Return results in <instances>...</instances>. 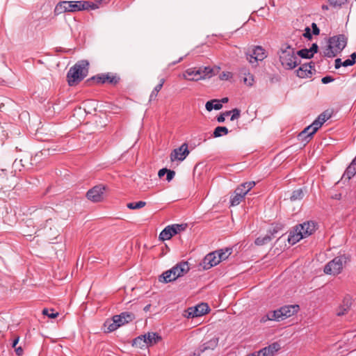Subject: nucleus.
<instances>
[{
  "label": "nucleus",
  "mask_w": 356,
  "mask_h": 356,
  "mask_svg": "<svg viewBox=\"0 0 356 356\" xmlns=\"http://www.w3.org/2000/svg\"><path fill=\"white\" fill-rule=\"evenodd\" d=\"M97 6L92 2L84 1H63L58 3L54 8L56 15L64 13H74L88 9H96Z\"/></svg>",
  "instance_id": "nucleus-1"
},
{
  "label": "nucleus",
  "mask_w": 356,
  "mask_h": 356,
  "mask_svg": "<svg viewBox=\"0 0 356 356\" xmlns=\"http://www.w3.org/2000/svg\"><path fill=\"white\" fill-rule=\"evenodd\" d=\"M278 54L280 61L286 70H293L300 63V60L297 57L294 49L291 45L283 44Z\"/></svg>",
  "instance_id": "nucleus-2"
},
{
  "label": "nucleus",
  "mask_w": 356,
  "mask_h": 356,
  "mask_svg": "<svg viewBox=\"0 0 356 356\" xmlns=\"http://www.w3.org/2000/svg\"><path fill=\"white\" fill-rule=\"evenodd\" d=\"M89 63L86 60L77 62L67 72V79L70 86L82 81L88 73Z\"/></svg>",
  "instance_id": "nucleus-3"
},
{
  "label": "nucleus",
  "mask_w": 356,
  "mask_h": 356,
  "mask_svg": "<svg viewBox=\"0 0 356 356\" xmlns=\"http://www.w3.org/2000/svg\"><path fill=\"white\" fill-rule=\"evenodd\" d=\"M89 63L86 60L77 62L67 72V79L70 86L82 81L88 73Z\"/></svg>",
  "instance_id": "nucleus-4"
},
{
  "label": "nucleus",
  "mask_w": 356,
  "mask_h": 356,
  "mask_svg": "<svg viewBox=\"0 0 356 356\" xmlns=\"http://www.w3.org/2000/svg\"><path fill=\"white\" fill-rule=\"evenodd\" d=\"M190 268L187 261H181L168 270L164 272L159 277V281L170 282L187 273Z\"/></svg>",
  "instance_id": "nucleus-5"
},
{
  "label": "nucleus",
  "mask_w": 356,
  "mask_h": 356,
  "mask_svg": "<svg viewBox=\"0 0 356 356\" xmlns=\"http://www.w3.org/2000/svg\"><path fill=\"white\" fill-rule=\"evenodd\" d=\"M213 69L210 67H191L187 69L183 76L185 79L197 81L209 79L214 75Z\"/></svg>",
  "instance_id": "nucleus-6"
},
{
  "label": "nucleus",
  "mask_w": 356,
  "mask_h": 356,
  "mask_svg": "<svg viewBox=\"0 0 356 356\" xmlns=\"http://www.w3.org/2000/svg\"><path fill=\"white\" fill-rule=\"evenodd\" d=\"M350 261L348 256L341 254L328 262L324 268V273L327 275H337L341 273L345 265Z\"/></svg>",
  "instance_id": "nucleus-7"
},
{
  "label": "nucleus",
  "mask_w": 356,
  "mask_h": 356,
  "mask_svg": "<svg viewBox=\"0 0 356 356\" xmlns=\"http://www.w3.org/2000/svg\"><path fill=\"white\" fill-rule=\"evenodd\" d=\"M254 181H248L240 184L234 191V195L230 198L231 206L239 204L244 199L245 195L255 186Z\"/></svg>",
  "instance_id": "nucleus-8"
},
{
  "label": "nucleus",
  "mask_w": 356,
  "mask_h": 356,
  "mask_svg": "<svg viewBox=\"0 0 356 356\" xmlns=\"http://www.w3.org/2000/svg\"><path fill=\"white\" fill-rule=\"evenodd\" d=\"M267 56L265 49L261 46H254L246 53V58L250 64L257 67L258 61H261Z\"/></svg>",
  "instance_id": "nucleus-9"
},
{
  "label": "nucleus",
  "mask_w": 356,
  "mask_h": 356,
  "mask_svg": "<svg viewBox=\"0 0 356 356\" xmlns=\"http://www.w3.org/2000/svg\"><path fill=\"white\" fill-rule=\"evenodd\" d=\"M209 311V307L207 303H200L195 307L188 308L184 312V317L187 318H193L195 317L202 316Z\"/></svg>",
  "instance_id": "nucleus-10"
},
{
  "label": "nucleus",
  "mask_w": 356,
  "mask_h": 356,
  "mask_svg": "<svg viewBox=\"0 0 356 356\" xmlns=\"http://www.w3.org/2000/svg\"><path fill=\"white\" fill-rule=\"evenodd\" d=\"M105 190V186L102 184L97 185L87 192L86 197L88 200L93 202H101L104 198V193Z\"/></svg>",
  "instance_id": "nucleus-11"
},
{
  "label": "nucleus",
  "mask_w": 356,
  "mask_h": 356,
  "mask_svg": "<svg viewBox=\"0 0 356 356\" xmlns=\"http://www.w3.org/2000/svg\"><path fill=\"white\" fill-rule=\"evenodd\" d=\"M328 43L339 54L347 44V38L344 35H338L330 38Z\"/></svg>",
  "instance_id": "nucleus-12"
},
{
  "label": "nucleus",
  "mask_w": 356,
  "mask_h": 356,
  "mask_svg": "<svg viewBox=\"0 0 356 356\" xmlns=\"http://www.w3.org/2000/svg\"><path fill=\"white\" fill-rule=\"evenodd\" d=\"M189 150L187 143H183L179 148L175 149L170 154V160L174 161H184L188 155Z\"/></svg>",
  "instance_id": "nucleus-13"
},
{
  "label": "nucleus",
  "mask_w": 356,
  "mask_h": 356,
  "mask_svg": "<svg viewBox=\"0 0 356 356\" xmlns=\"http://www.w3.org/2000/svg\"><path fill=\"white\" fill-rule=\"evenodd\" d=\"M97 83H109L112 85L117 84L120 81V77L116 75H113L110 73L98 74L92 77Z\"/></svg>",
  "instance_id": "nucleus-14"
},
{
  "label": "nucleus",
  "mask_w": 356,
  "mask_h": 356,
  "mask_svg": "<svg viewBox=\"0 0 356 356\" xmlns=\"http://www.w3.org/2000/svg\"><path fill=\"white\" fill-rule=\"evenodd\" d=\"M218 252L214 251L213 252L207 254L203 259V268L204 269H209L216 265H218L220 261L217 254Z\"/></svg>",
  "instance_id": "nucleus-15"
},
{
  "label": "nucleus",
  "mask_w": 356,
  "mask_h": 356,
  "mask_svg": "<svg viewBox=\"0 0 356 356\" xmlns=\"http://www.w3.org/2000/svg\"><path fill=\"white\" fill-rule=\"evenodd\" d=\"M296 226L301 232V234H302L304 238L312 235L316 229V224L313 221L305 222Z\"/></svg>",
  "instance_id": "nucleus-16"
},
{
  "label": "nucleus",
  "mask_w": 356,
  "mask_h": 356,
  "mask_svg": "<svg viewBox=\"0 0 356 356\" xmlns=\"http://www.w3.org/2000/svg\"><path fill=\"white\" fill-rule=\"evenodd\" d=\"M313 124H310L309 126L307 127L304 129L303 131H302L298 136V138L301 142H306L308 143L311 138H312V136L318 131L315 130Z\"/></svg>",
  "instance_id": "nucleus-17"
},
{
  "label": "nucleus",
  "mask_w": 356,
  "mask_h": 356,
  "mask_svg": "<svg viewBox=\"0 0 356 356\" xmlns=\"http://www.w3.org/2000/svg\"><path fill=\"white\" fill-rule=\"evenodd\" d=\"M314 67L313 63L303 64L296 70V74L302 79L311 77L312 74V69Z\"/></svg>",
  "instance_id": "nucleus-18"
},
{
  "label": "nucleus",
  "mask_w": 356,
  "mask_h": 356,
  "mask_svg": "<svg viewBox=\"0 0 356 356\" xmlns=\"http://www.w3.org/2000/svg\"><path fill=\"white\" fill-rule=\"evenodd\" d=\"M351 305V298L348 296H346L343 300L342 304L337 309V316H341L347 314L350 310Z\"/></svg>",
  "instance_id": "nucleus-19"
},
{
  "label": "nucleus",
  "mask_w": 356,
  "mask_h": 356,
  "mask_svg": "<svg viewBox=\"0 0 356 356\" xmlns=\"http://www.w3.org/2000/svg\"><path fill=\"white\" fill-rule=\"evenodd\" d=\"M282 314V313L281 312L280 308L277 310L269 312L268 313H267L266 315L263 316L261 318L260 322L266 323L268 321H282L283 320Z\"/></svg>",
  "instance_id": "nucleus-20"
},
{
  "label": "nucleus",
  "mask_w": 356,
  "mask_h": 356,
  "mask_svg": "<svg viewBox=\"0 0 356 356\" xmlns=\"http://www.w3.org/2000/svg\"><path fill=\"white\" fill-rule=\"evenodd\" d=\"M135 318L133 313L131 312H122L119 315H115L113 317V320L115 323H120L121 325L132 321Z\"/></svg>",
  "instance_id": "nucleus-21"
},
{
  "label": "nucleus",
  "mask_w": 356,
  "mask_h": 356,
  "mask_svg": "<svg viewBox=\"0 0 356 356\" xmlns=\"http://www.w3.org/2000/svg\"><path fill=\"white\" fill-rule=\"evenodd\" d=\"M281 312L282 313V319H285L289 318L295 314H296L299 310V305H285L280 307Z\"/></svg>",
  "instance_id": "nucleus-22"
},
{
  "label": "nucleus",
  "mask_w": 356,
  "mask_h": 356,
  "mask_svg": "<svg viewBox=\"0 0 356 356\" xmlns=\"http://www.w3.org/2000/svg\"><path fill=\"white\" fill-rule=\"evenodd\" d=\"M356 174V156L344 172L342 179L350 180Z\"/></svg>",
  "instance_id": "nucleus-23"
},
{
  "label": "nucleus",
  "mask_w": 356,
  "mask_h": 356,
  "mask_svg": "<svg viewBox=\"0 0 356 356\" xmlns=\"http://www.w3.org/2000/svg\"><path fill=\"white\" fill-rule=\"evenodd\" d=\"M304 236L302 234H301V232L299 230V229L296 226L293 231H291L289 233V237H288V241L289 243L294 245L298 241H300L302 238H303Z\"/></svg>",
  "instance_id": "nucleus-24"
},
{
  "label": "nucleus",
  "mask_w": 356,
  "mask_h": 356,
  "mask_svg": "<svg viewBox=\"0 0 356 356\" xmlns=\"http://www.w3.org/2000/svg\"><path fill=\"white\" fill-rule=\"evenodd\" d=\"M176 234V231L171 225H168L160 233L159 238L162 241L169 240Z\"/></svg>",
  "instance_id": "nucleus-25"
},
{
  "label": "nucleus",
  "mask_w": 356,
  "mask_h": 356,
  "mask_svg": "<svg viewBox=\"0 0 356 356\" xmlns=\"http://www.w3.org/2000/svg\"><path fill=\"white\" fill-rule=\"evenodd\" d=\"M144 335L145 336L147 346L156 344L160 340H161V336H159L156 332H148L147 334H145Z\"/></svg>",
  "instance_id": "nucleus-26"
},
{
  "label": "nucleus",
  "mask_w": 356,
  "mask_h": 356,
  "mask_svg": "<svg viewBox=\"0 0 356 356\" xmlns=\"http://www.w3.org/2000/svg\"><path fill=\"white\" fill-rule=\"evenodd\" d=\"M218 339L213 337L211 339H210L209 341H208L205 342L204 344H202L200 347V351L201 353H202L207 350H213L218 346Z\"/></svg>",
  "instance_id": "nucleus-27"
},
{
  "label": "nucleus",
  "mask_w": 356,
  "mask_h": 356,
  "mask_svg": "<svg viewBox=\"0 0 356 356\" xmlns=\"http://www.w3.org/2000/svg\"><path fill=\"white\" fill-rule=\"evenodd\" d=\"M222 107V104L220 103L219 99H212L211 101H208L206 103L205 108L208 111H211L213 109L220 110Z\"/></svg>",
  "instance_id": "nucleus-28"
},
{
  "label": "nucleus",
  "mask_w": 356,
  "mask_h": 356,
  "mask_svg": "<svg viewBox=\"0 0 356 356\" xmlns=\"http://www.w3.org/2000/svg\"><path fill=\"white\" fill-rule=\"evenodd\" d=\"M218 257L220 261H224L227 259L229 256L232 253V248H225V249H220L218 250H216Z\"/></svg>",
  "instance_id": "nucleus-29"
},
{
  "label": "nucleus",
  "mask_w": 356,
  "mask_h": 356,
  "mask_svg": "<svg viewBox=\"0 0 356 356\" xmlns=\"http://www.w3.org/2000/svg\"><path fill=\"white\" fill-rule=\"evenodd\" d=\"M164 82H165V79H161L160 80V83L154 87V88L153 89V90L152 91V92L149 95V101L154 100L156 98L159 92L163 88Z\"/></svg>",
  "instance_id": "nucleus-30"
},
{
  "label": "nucleus",
  "mask_w": 356,
  "mask_h": 356,
  "mask_svg": "<svg viewBox=\"0 0 356 356\" xmlns=\"http://www.w3.org/2000/svg\"><path fill=\"white\" fill-rule=\"evenodd\" d=\"M328 119V117L327 116L326 114L325 113H322L321 114L318 118L316 120H315L314 122H313V124L314 126H315L316 127H314L315 130H318L321 126L322 124Z\"/></svg>",
  "instance_id": "nucleus-31"
},
{
  "label": "nucleus",
  "mask_w": 356,
  "mask_h": 356,
  "mask_svg": "<svg viewBox=\"0 0 356 356\" xmlns=\"http://www.w3.org/2000/svg\"><path fill=\"white\" fill-rule=\"evenodd\" d=\"M133 346L141 348L145 346L147 347L145 336L141 335L134 339L133 341Z\"/></svg>",
  "instance_id": "nucleus-32"
},
{
  "label": "nucleus",
  "mask_w": 356,
  "mask_h": 356,
  "mask_svg": "<svg viewBox=\"0 0 356 356\" xmlns=\"http://www.w3.org/2000/svg\"><path fill=\"white\" fill-rule=\"evenodd\" d=\"M228 132V129L226 127H217L214 129L213 136L214 138H218L223 135H227Z\"/></svg>",
  "instance_id": "nucleus-33"
},
{
  "label": "nucleus",
  "mask_w": 356,
  "mask_h": 356,
  "mask_svg": "<svg viewBox=\"0 0 356 356\" xmlns=\"http://www.w3.org/2000/svg\"><path fill=\"white\" fill-rule=\"evenodd\" d=\"M303 196H304V193H303L302 190L301 188H299V189L294 191L292 193V194L290 197V200L292 202H294L296 200H300L303 198Z\"/></svg>",
  "instance_id": "nucleus-34"
},
{
  "label": "nucleus",
  "mask_w": 356,
  "mask_h": 356,
  "mask_svg": "<svg viewBox=\"0 0 356 356\" xmlns=\"http://www.w3.org/2000/svg\"><path fill=\"white\" fill-rule=\"evenodd\" d=\"M323 54L327 58H334L338 54L330 43H328L327 47L325 49Z\"/></svg>",
  "instance_id": "nucleus-35"
},
{
  "label": "nucleus",
  "mask_w": 356,
  "mask_h": 356,
  "mask_svg": "<svg viewBox=\"0 0 356 356\" xmlns=\"http://www.w3.org/2000/svg\"><path fill=\"white\" fill-rule=\"evenodd\" d=\"M146 205V202L143 201H139L137 202H129L127 207L130 209H138L143 208Z\"/></svg>",
  "instance_id": "nucleus-36"
},
{
  "label": "nucleus",
  "mask_w": 356,
  "mask_h": 356,
  "mask_svg": "<svg viewBox=\"0 0 356 356\" xmlns=\"http://www.w3.org/2000/svg\"><path fill=\"white\" fill-rule=\"evenodd\" d=\"M271 241V237L268 235H266L264 237H258L255 240V244L257 245H263L264 244L268 243Z\"/></svg>",
  "instance_id": "nucleus-37"
},
{
  "label": "nucleus",
  "mask_w": 356,
  "mask_h": 356,
  "mask_svg": "<svg viewBox=\"0 0 356 356\" xmlns=\"http://www.w3.org/2000/svg\"><path fill=\"white\" fill-rule=\"evenodd\" d=\"M298 55L302 58H312V54H310L308 49H302L297 51L296 56Z\"/></svg>",
  "instance_id": "nucleus-38"
},
{
  "label": "nucleus",
  "mask_w": 356,
  "mask_h": 356,
  "mask_svg": "<svg viewBox=\"0 0 356 356\" xmlns=\"http://www.w3.org/2000/svg\"><path fill=\"white\" fill-rule=\"evenodd\" d=\"M268 351L270 353L271 356H273L275 353L278 351L280 348V346L278 343H273L266 347Z\"/></svg>",
  "instance_id": "nucleus-39"
},
{
  "label": "nucleus",
  "mask_w": 356,
  "mask_h": 356,
  "mask_svg": "<svg viewBox=\"0 0 356 356\" xmlns=\"http://www.w3.org/2000/svg\"><path fill=\"white\" fill-rule=\"evenodd\" d=\"M42 314L47 316L50 318H55L58 316V312H55L53 309H44L42 310Z\"/></svg>",
  "instance_id": "nucleus-40"
},
{
  "label": "nucleus",
  "mask_w": 356,
  "mask_h": 356,
  "mask_svg": "<svg viewBox=\"0 0 356 356\" xmlns=\"http://www.w3.org/2000/svg\"><path fill=\"white\" fill-rule=\"evenodd\" d=\"M243 83L248 86H252L254 83V76L251 74L247 76L243 77Z\"/></svg>",
  "instance_id": "nucleus-41"
},
{
  "label": "nucleus",
  "mask_w": 356,
  "mask_h": 356,
  "mask_svg": "<svg viewBox=\"0 0 356 356\" xmlns=\"http://www.w3.org/2000/svg\"><path fill=\"white\" fill-rule=\"evenodd\" d=\"M328 1L332 7H341L347 2V0H328Z\"/></svg>",
  "instance_id": "nucleus-42"
},
{
  "label": "nucleus",
  "mask_w": 356,
  "mask_h": 356,
  "mask_svg": "<svg viewBox=\"0 0 356 356\" xmlns=\"http://www.w3.org/2000/svg\"><path fill=\"white\" fill-rule=\"evenodd\" d=\"M171 226L174 228V230L176 231V234L185 230L187 227L186 224H174Z\"/></svg>",
  "instance_id": "nucleus-43"
},
{
  "label": "nucleus",
  "mask_w": 356,
  "mask_h": 356,
  "mask_svg": "<svg viewBox=\"0 0 356 356\" xmlns=\"http://www.w3.org/2000/svg\"><path fill=\"white\" fill-rule=\"evenodd\" d=\"M113 323H110L108 326V332H113V331H115V330H117L120 326H121V325L120 324V323H115L113 320Z\"/></svg>",
  "instance_id": "nucleus-44"
},
{
  "label": "nucleus",
  "mask_w": 356,
  "mask_h": 356,
  "mask_svg": "<svg viewBox=\"0 0 356 356\" xmlns=\"http://www.w3.org/2000/svg\"><path fill=\"white\" fill-rule=\"evenodd\" d=\"M241 111L238 108L232 109V116L230 118L231 121H234L240 117Z\"/></svg>",
  "instance_id": "nucleus-45"
},
{
  "label": "nucleus",
  "mask_w": 356,
  "mask_h": 356,
  "mask_svg": "<svg viewBox=\"0 0 356 356\" xmlns=\"http://www.w3.org/2000/svg\"><path fill=\"white\" fill-rule=\"evenodd\" d=\"M232 74L231 72H222L220 74V80H228L230 78H232Z\"/></svg>",
  "instance_id": "nucleus-46"
},
{
  "label": "nucleus",
  "mask_w": 356,
  "mask_h": 356,
  "mask_svg": "<svg viewBox=\"0 0 356 356\" xmlns=\"http://www.w3.org/2000/svg\"><path fill=\"white\" fill-rule=\"evenodd\" d=\"M258 356H271L270 353L268 351L266 347L256 352Z\"/></svg>",
  "instance_id": "nucleus-47"
},
{
  "label": "nucleus",
  "mask_w": 356,
  "mask_h": 356,
  "mask_svg": "<svg viewBox=\"0 0 356 356\" xmlns=\"http://www.w3.org/2000/svg\"><path fill=\"white\" fill-rule=\"evenodd\" d=\"M175 176V172L174 170H168L166 172V180L170 181Z\"/></svg>",
  "instance_id": "nucleus-48"
},
{
  "label": "nucleus",
  "mask_w": 356,
  "mask_h": 356,
  "mask_svg": "<svg viewBox=\"0 0 356 356\" xmlns=\"http://www.w3.org/2000/svg\"><path fill=\"white\" fill-rule=\"evenodd\" d=\"M239 74L241 76H243L244 77L251 74L249 70L246 67H241L239 70Z\"/></svg>",
  "instance_id": "nucleus-49"
},
{
  "label": "nucleus",
  "mask_w": 356,
  "mask_h": 356,
  "mask_svg": "<svg viewBox=\"0 0 356 356\" xmlns=\"http://www.w3.org/2000/svg\"><path fill=\"white\" fill-rule=\"evenodd\" d=\"M334 81V79L331 76H325L322 78L321 81L324 84H327Z\"/></svg>",
  "instance_id": "nucleus-50"
},
{
  "label": "nucleus",
  "mask_w": 356,
  "mask_h": 356,
  "mask_svg": "<svg viewBox=\"0 0 356 356\" xmlns=\"http://www.w3.org/2000/svg\"><path fill=\"white\" fill-rule=\"evenodd\" d=\"M318 49V47L316 43L312 44V47L309 49H308L310 54H312V56H314V54L315 53H317Z\"/></svg>",
  "instance_id": "nucleus-51"
},
{
  "label": "nucleus",
  "mask_w": 356,
  "mask_h": 356,
  "mask_svg": "<svg viewBox=\"0 0 356 356\" xmlns=\"http://www.w3.org/2000/svg\"><path fill=\"white\" fill-rule=\"evenodd\" d=\"M303 36L308 39H312V33L311 30L309 27H306L305 29V33H303Z\"/></svg>",
  "instance_id": "nucleus-52"
},
{
  "label": "nucleus",
  "mask_w": 356,
  "mask_h": 356,
  "mask_svg": "<svg viewBox=\"0 0 356 356\" xmlns=\"http://www.w3.org/2000/svg\"><path fill=\"white\" fill-rule=\"evenodd\" d=\"M312 33L314 35H317L319 34L320 29H318V27L317 26V25L315 23L312 24Z\"/></svg>",
  "instance_id": "nucleus-53"
},
{
  "label": "nucleus",
  "mask_w": 356,
  "mask_h": 356,
  "mask_svg": "<svg viewBox=\"0 0 356 356\" xmlns=\"http://www.w3.org/2000/svg\"><path fill=\"white\" fill-rule=\"evenodd\" d=\"M355 63L353 62V60H351L350 58L348 59H346L343 62V67H348V66H352Z\"/></svg>",
  "instance_id": "nucleus-54"
},
{
  "label": "nucleus",
  "mask_w": 356,
  "mask_h": 356,
  "mask_svg": "<svg viewBox=\"0 0 356 356\" xmlns=\"http://www.w3.org/2000/svg\"><path fill=\"white\" fill-rule=\"evenodd\" d=\"M334 63V67L336 69H339L343 66V62L341 61V58H337Z\"/></svg>",
  "instance_id": "nucleus-55"
},
{
  "label": "nucleus",
  "mask_w": 356,
  "mask_h": 356,
  "mask_svg": "<svg viewBox=\"0 0 356 356\" xmlns=\"http://www.w3.org/2000/svg\"><path fill=\"white\" fill-rule=\"evenodd\" d=\"M166 172H168L167 168H162V169L159 170V171L158 172V176L159 177V178H161L162 177H163L165 175V174H166Z\"/></svg>",
  "instance_id": "nucleus-56"
},
{
  "label": "nucleus",
  "mask_w": 356,
  "mask_h": 356,
  "mask_svg": "<svg viewBox=\"0 0 356 356\" xmlns=\"http://www.w3.org/2000/svg\"><path fill=\"white\" fill-rule=\"evenodd\" d=\"M15 351L18 356H21L23 354V349L21 346L15 348Z\"/></svg>",
  "instance_id": "nucleus-57"
},
{
  "label": "nucleus",
  "mask_w": 356,
  "mask_h": 356,
  "mask_svg": "<svg viewBox=\"0 0 356 356\" xmlns=\"http://www.w3.org/2000/svg\"><path fill=\"white\" fill-rule=\"evenodd\" d=\"M19 340V337H16L13 339V342H12V347H13V348H16V347H17V344L18 343Z\"/></svg>",
  "instance_id": "nucleus-58"
},
{
  "label": "nucleus",
  "mask_w": 356,
  "mask_h": 356,
  "mask_svg": "<svg viewBox=\"0 0 356 356\" xmlns=\"http://www.w3.org/2000/svg\"><path fill=\"white\" fill-rule=\"evenodd\" d=\"M217 120L218 122H224L225 120V116L222 113L218 117Z\"/></svg>",
  "instance_id": "nucleus-59"
},
{
  "label": "nucleus",
  "mask_w": 356,
  "mask_h": 356,
  "mask_svg": "<svg viewBox=\"0 0 356 356\" xmlns=\"http://www.w3.org/2000/svg\"><path fill=\"white\" fill-rule=\"evenodd\" d=\"M108 0H96V3H94L98 6V4L106 3Z\"/></svg>",
  "instance_id": "nucleus-60"
},
{
  "label": "nucleus",
  "mask_w": 356,
  "mask_h": 356,
  "mask_svg": "<svg viewBox=\"0 0 356 356\" xmlns=\"http://www.w3.org/2000/svg\"><path fill=\"white\" fill-rule=\"evenodd\" d=\"M332 197L333 199H335V200H341V193H336L334 195H332Z\"/></svg>",
  "instance_id": "nucleus-61"
},
{
  "label": "nucleus",
  "mask_w": 356,
  "mask_h": 356,
  "mask_svg": "<svg viewBox=\"0 0 356 356\" xmlns=\"http://www.w3.org/2000/svg\"><path fill=\"white\" fill-rule=\"evenodd\" d=\"M350 59L351 60H353V62L354 63H355V62H356V53H355V52H354V53H353V54L350 55Z\"/></svg>",
  "instance_id": "nucleus-62"
},
{
  "label": "nucleus",
  "mask_w": 356,
  "mask_h": 356,
  "mask_svg": "<svg viewBox=\"0 0 356 356\" xmlns=\"http://www.w3.org/2000/svg\"><path fill=\"white\" fill-rule=\"evenodd\" d=\"M219 101H220V104H222V103H227V102H228L229 99H228V97H223L221 99H220Z\"/></svg>",
  "instance_id": "nucleus-63"
},
{
  "label": "nucleus",
  "mask_w": 356,
  "mask_h": 356,
  "mask_svg": "<svg viewBox=\"0 0 356 356\" xmlns=\"http://www.w3.org/2000/svg\"><path fill=\"white\" fill-rule=\"evenodd\" d=\"M150 307H151V305H149H149H147L144 307L143 310H144L145 312H148V311L149 310Z\"/></svg>",
  "instance_id": "nucleus-64"
}]
</instances>
